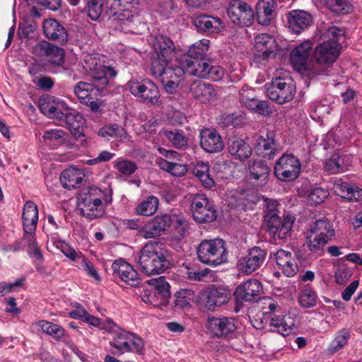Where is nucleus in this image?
I'll return each mask as SVG.
<instances>
[{"instance_id":"nucleus-28","label":"nucleus","mask_w":362,"mask_h":362,"mask_svg":"<svg viewBox=\"0 0 362 362\" xmlns=\"http://www.w3.org/2000/svg\"><path fill=\"white\" fill-rule=\"evenodd\" d=\"M288 28L295 34H299L313 23L312 16L303 10L291 11L287 16Z\"/></svg>"},{"instance_id":"nucleus-35","label":"nucleus","mask_w":362,"mask_h":362,"mask_svg":"<svg viewBox=\"0 0 362 362\" xmlns=\"http://www.w3.org/2000/svg\"><path fill=\"white\" fill-rule=\"evenodd\" d=\"M43 30L47 38L58 41L62 45L65 44L68 40L66 29L55 19L45 21Z\"/></svg>"},{"instance_id":"nucleus-4","label":"nucleus","mask_w":362,"mask_h":362,"mask_svg":"<svg viewBox=\"0 0 362 362\" xmlns=\"http://www.w3.org/2000/svg\"><path fill=\"white\" fill-rule=\"evenodd\" d=\"M170 62L153 60L151 74L155 78L160 81L165 91L173 94L177 91L178 86L187 74V69L184 65V59H180L175 64Z\"/></svg>"},{"instance_id":"nucleus-2","label":"nucleus","mask_w":362,"mask_h":362,"mask_svg":"<svg viewBox=\"0 0 362 362\" xmlns=\"http://www.w3.org/2000/svg\"><path fill=\"white\" fill-rule=\"evenodd\" d=\"M105 57L100 54H88L84 57L82 63L83 69L92 78V83L80 81L74 88V93L81 103L86 104L91 110H98L103 103L100 100H94L92 92L103 90L108 83L107 76L115 77L117 72L109 65L105 64Z\"/></svg>"},{"instance_id":"nucleus-50","label":"nucleus","mask_w":362,"mask_h":362,"mask_svg":"<svg viewBox=\"0 0 362 362\" xmlns=\"http://www.w3.org/2000/svg\"><path fill=\"white\" fill-rule=\"evenodd\" d=\"M98 135L103 138H117L121 141L127 138L126 130L122 127L112 124L101 127L98 131Z\"/></svg>"},{"instance_id":"nucleus-33","label":"nucleus","mask_w":362,"mask_h":362,"mask_svg":"<svg viewBox=\"0 0 362 362\" xmlns=\"http://www.w3.org/2000/svg\"><path fill=\"white\" fill-rule=\"evenodd\" d=\"M153 47L157 54V58L153 60L171 62L174 55L175 47L170 38L164 35L156 36L153 42Z\"/></svg>"},{"instance_id":"nucleus-24","label":"nucleus","mask_w":362,"mask_h":362,"mask_svg":"<svg viewBox=\"0 0 362 362\" xmlns=\"http://www.w3.org/2000/svg\"><path fill=\"white\" fill-rule=\"evenodd\" d=\"M189 91L193 97L202 103L214 100L217 97V90L213 85L202 80H196L189 87Z\"/></svg>"},{"instance_id":"nucleus-23","label":"nucleus","mask_w":362,"mask_h":362,"mask_svg":"<svg viewBox=\"0 0 362 362\" xmlns=\"http://www.w3.org/2000/svg\"><path fill=\"white\" fill-rule=\"evenodd\" d=\"M201 147L208 153L221 152L224 147L223 141L217 131L211 129H202L199 133Z\"/></svg>"},{"instance_id":"nucleus-57","label":"nucleus","mask_w":362,"mask_h":362,"mask_svg":"<svg viewBox=\"0 0 362 362\" xmlns=\"http://www.w3.org/2000/svg\"><path fill=\"white\" fill-rule=\"evenodd\" d=\"M308 245L310 250L313 252L321 254L324 247L330 240L324 237L315 235V233H308L307 235Z\"/></svg>"},{"instance_id":"nucleus-61","label":"nucleus","mask_w":362,"mask_h":362,"mask_svg":"<svg viewBox=\"0 0 362 362\" xmlns=\"http://www.w3.org/2000/svg\"><path fill=\"white\" fill-rule=\"evenodd\" d=\"M250 170L252 177L256 180H264L269 173L267 165L262 161L255 162Z\"/></svg>"},{"instance_id":"nucleus-39","label":"nucleus","mask_w":362,"mask_h":362,"mask_svg":"<svg viewBox=\"0 0 362 362\" xmlns=\"http://www.w3.org/2000/svg\"><path fill=\"white\" fill-rule=\"evenodd\" d=\"M276 7V0H259L257 6L259 23L268 25L275 16Z\"/></svg>"},{"instance_id":"nucleus-48","label":"nucleus","mask_w":362,"mask_h":362,"mask_svg":"<svg viewBox=\"0 0 362 362\" xmlns=\"http://www.w3.org/2000/svg\"><path fill=\"white\" fill-rule=\"evenodd\" d=\"M159 200L156 196H149L140 202L136 208V214L141 216H151L156 213Z\"/></svg>"},{"instance_id":"nucleus-36","label":"nucleus","mask_w":362,"mask_h":362,"mask_svg":"<svg viewBox=\"0 0 362 362\" xmlns=\"http://www.w3.org/2000/svg\"><path fill=\"white\" fill-rule=\"evenodd\" d=\"M23 226L25 233H35L38 221V210L37 205L31 202H27L23 206Z\"/></svg>"},{"instance_id":"nucleus-44","label":"nucleus","mask_w":362,"mask_h":362,"mask_svg":"<svg viewBox=\"0 0 362 362\" xmlns=\"http://www.w3.org/2000/svg\"><path fill=\"white\" fill-rule=\"evenodd\" d=\"M193 174L199 178L203 186L206 188H211L215 182L209 174V166L207 163L198 161L193 168Z\"/></svg>"},{"instance_id":"nucleus-41","label":"nucleus","mask_w":362,"mask_h":362,"mask_svg":"<svg viewBox=\"0 0 362 362\" xmlns=\"http://www.w3.org/2000/svg\"><path fill=\"white\" fill-rule=\"evenodd\" d=\"M69 135L61 129L47 130L42 136L45 144L49 148L55 149L68 141Z\"/></svg>"},{"instance_id":"nucleus-42","label":"nucleus","mask_w":362,"mask_h":362,"mask_svg":"<svg viewBox=\"0 0 362 362\" xmlns=\"http://www.w3.org/2000/svg\"><path fill=\"white\" fill-rule=\"evenodd\" d=\"M184 65L187 69V74L195 76L199 78H206L209 74V64L199 59H191L189 57L184 58Z\"/></svg>"},{"instance_id":"nucleus-20","label":"nucleus","mask_w":362,"mask_h":362,"mask_svg":"<svg viewBox=\"0 0 362 362\" xmlns=\"http://www.w3.org/2000/svg\"><path fill=\"white\" fill-rule=\"evenodd\" d=\"M255 49L258 58L268 60L275 57L278 45L273 36L262 33L255 37Z\"/></svg>"},{"instance_id":"nucleus-30","label":"nucleus","mask_w":362,"mask_h":362,"mask_svg":"<svg viewBox=\"0 0 362 362\" xmlns=\"http://www.w3.org/2000/svg\"><path fill=\"white\" fill-rule=\"evenodd\" d=\"M267 322L271 331L276 332L282 336L288 335L295 327V318L289 314L269 316Z\"/></svg>"},{"instance_id":"nucleus-38","label":"nucleus","mask_w":362,"mask_h":362,"mask_svg":"<svg viewBox=\"0 0 362 362\" xmlns=\"http://www.w3.org/2000/svg\"><path fill=\"white\" fill-rule=\"evenodd\" d=\"M228 151L232 156L240 160L249 158L252 153L250 146L244 140L237 137L229 139Z\"/></svg>"},{"instance_id":"nucleus-52","label":"nucleus","mask_w":362,"mask_h":362,"mask_svg":"<svg viewBox=\"0 0 362 362\" xmlns=\"http://www.w3.org/2000/svg\"><path fill=\"white\" fill-rule=\"evenodd\" d=\"M36 325L45 334L54 339H59L65 334V330L59 325L46 320H39Z\"/></svg>"},{"instance_id":"nucleus-16","label":"nucleus","mask_w":362,"mask_h":362,"mask_svg":"<svg viewBox=\"0 0 362 362\" xmlns=\"http://www.w3.org/2000/svg\"><path fill=\"white\" fill-rule=\"evenodd\" d=\"M69 107L64 100L53 96L42 97L39 100V108L41 112L49 118L59 121L63 120Z\"/></svg>"},{"instance_id":"nucleus-15","label":"nucleus","mask_w":362,"mask_h":362,"mask_svg":"<svg viewBox=\"0 0 362 362\" xmlns=\"http://www.w3.org/2000/svg\"><path fill=\"white\" fill-rule=\"evenodd\" d=\"M129 91L135 96L142 98L151 104H157L159 100L158 87L151 80L131 81L127 83Z\"/></svg>"},{"instance_id":"nucleus-64","label":"nucleus","mask_w":362,"mask_h":362,"mask_svg":"<svg viewBox=\"0 0 362 362\" xmlns=\"http://www.w3.org/2000/svg\"><path fill=\"white\" fill-rule=\"evenodd\" d=\"M28 252L33 259L35 265L37 267L43 261V256L37 243L29 246Z\"/></svg>"},{"instance_id":"nucleus-3","label":"nucleus","mask_w":362,"mask_h":362,"mask_svg":"<svg viewBox=\"0 0 362 362\" xmlns=\"http://www.w3.org/2000/svg\"><path fill=\"white\" fill-rule=\"evenodd\" d=\"M137 264L147 275L160 274L168 268L167 250L158 241H148L141 249Z\"/></svg>"},{"instance_id":"nucleus-19","label":"nucleus","mask_w":362,"mask_h":362,"mask_svg":"<svg viewBox=\"0 0 362 362\" xmlns=\"http://www.w3.org/2000/svg\"><path fill=\"white\" fill-rule=\"evenodd\" d=\"M206 329L216 337H225L237 329L236 320L233 317H209Z\"/></svg>"},{"instance_id":"nucleus-18","label":"nucleus","mask_w":362,"mask_h":362,"mask_svg":"<svg viewBox=\"0 0 362 362\" xmlns=\"http://www.w3.org/2000/svg\"><path fill=\"white\" fill-rule=\"evenodd\" d=\"M341 46L335 40H330L320 44L313 52L315 60L320 64L334 63L340 54Z\"/></svg>"},{"instance_id":"nucleus-47","label":"nucleus","mask_w":362,"mask_h":362,"mask_svg":"<svg viewBox=\"0 0 362 362\" xmlns=\"http://www.w3.org/2000/svg\"><path fill=\"white\" fill-rule=\"evenodd\" d=\"M67 114L64 115L63 120L67 124L71 131L80 133L83 125V117L81 114L77 113L74 110L68 108Z\"/></svg>"},{"instance_id":"nucleus-21","label":"nucleus","mask_w":362,"mask_h":362,"mask_svg":"<svg viewBox=\"0 0 362 362\" xmlns=\"http://www.w3.org/2000/svg\"><path fill=\"white\" fill-rule=\"evenodd\" d=\"M202 300L207 310H214L216 307L229 300V295L225 288L212 286L202 293Z\"/></svg>"},{"instance_id":"nucleus-6","label":"nucleus","mask_w":362,"mask_h":362,"mask_svg":"<svg viewBox=\"0 0 362 362\" xmlns=\"http://www.w3.org/2000/svg\"><path fill=\"white\" fill-rule=\"evenodd\" d=\"M197 253L202 263L212 267L226 263L228 258L226 243L221 238L203 240L198 246Z\"/></svg>"},{"instance_id":"nucleus-32","label":"nucleus","mask_w":362,"mask_h":362,"mask_svg":"<svg viewBox=\"0 0 362 362\" xmlns=\"http://www.w3.org/2000/svg\"><path fill=\"white\" fill-rule=\"evenodd\" d=\"M278 267L286 276H293L298 271V266L292 254L284 250H279L274 254Z\"/></svg>"},{"instance_id":"nucleus-37","label":"nucleus","mask_w":362,"mask_h":362,"mask_svg":"<svg viewBox=\"0 0 362 362\" xmlns=\"http://www.w3.org/2000/svg\"><path fill=\"white\" fill-rule=\"evenodd\" d=\"M336 194L349 201L359 202L362 200V189L356 186L351 185L346 182L338 180L334 184Z\"/></svg>"},{"instance_id":"nucleus-56","label":"nucleus","mask_w":362,"mask_h":362,"mask_svg":"<svg viewBox=\"0 0 362 362\" xmlns=\"http://www.w3.org/2000/svg\"><path fill=\"white\" fill-rule=\"evenodd\" d=\"M114 167L122 176H130L137 169L136 165L129 160L122 158H117L114 161Z\"/></svg>"},{"instance_id":"nucleus-11","label":"nucleus","mask_w":362,"mask_h":362,"mask_svg":"<svg viewBox=\"0 0 362 362\" xmlns=\"http://www.w3.org/2000/svg\"><path fill=\"white\" fill-rule=\"evenodd\" d=\"M301 171L300 160L292 154H283L274 165L275 176L282 182H291L296 180Z\"/></svg>"},{"instance_id":"nucleus-46","label":"nucleus","mask_w":362,"mask_h":362,"mask_svg":"<svg viewBox=\"0 0 362 362\" xmlns=\"http://www.w3.org/2000/svg\"><path fill=\"white\" fill-rule=\"evenodd\" d=\"M308 233H315L316 235L322 236L329 240L335 235L332 224L327 220L323 219L316 221L310 226Z\"/></svg>"},{"instance_id":"nucleus-43","label":"nucleus","mask_w":362,"mask_h":362,"mask_svg":"<svg viewBox=\"0 0 362 362\" xmlns=\"http://www.w3.org/2000/svg\"><path fill=\"white\" fill-rule=\"evenodd\" d=\"M49 243L57 249L59 250L67 258L72 261L81 259V254L77 252L73 247H70L66 243L59 238L58 235L50 234L49 236Z\"/></svg>"},{"instance_id":"nucleus-53","label":"nucleus","mask_w":362,"mask_h":362,"mask_svg":"<svg viewBox=\"0 0 362 362\" xmlns=\"http://www.w3.org/2000/svg\"><path fill=\"white\" fill-rule=\"evenodd\" d=\"M330 11L337 14H346L352 11L353 6L349 0H322Z\"/></svg>"},{"instance_id":"nucleus-13","label":"nucleus","mask_w":362,"mask_h":362,"mask_svg":"<svg viewBox=\"0 0 362 362\" xmlns=\"http://www.w3.org/2000/svg\"><path fill=\"white\" fill-rule=\"evenodd\" d=\"M228 16L233 23L240 26H250L254 19L252 7L247 3L233 0L227 8Z\"/></svg>"},{"instance_id":"nucleus-27","label":"nucleus","mask_w":362,"mask_h":362,"mask_svg":"<svg viewBox=\"0 0 362 362\" xmlns=\"http://www.w3.org/2000/svg\"><path fill=\"white\" fill-rule=\"evenodd\" d=\"M262 289L261 283L258 280L249 279L235 288L234 296L238 301L250 302L259 295Z\"/></svg>"},{"instance_id":"nucleus-9","label":"nucleus","mask_w":362,"mask_h":362,"mask_svg":"<svg viewBox=\"0 0 362 362\" xmlns=\"http://www.w3.org/2000/svg\"><path fill=\"white\" fill-rule=\"evenodd\" d=\"M149 287L144 289L141 300L153 307L163 308L166 306L170 296V285L164 276L151 279L148 281Z\"/></svg>"},{"instance_id":"nucleus-49","label":"nucleus","mask_w":362,"mask_h":362,"mask_svg":"<svg viewBox=\"0 0 362 362\" xmlns=\"http://www.w3.org/2000/svg\"><path fill=\"white\" fill-rule=\"evenodd\" d=\"M209 40L202 39L193 44L189 49L187 54L184 55L182 59L189 57L191 59H202L206 52L208 51Z\"/></svg>"},{"instance_id":"nucleus-40","label":"nucleus","mask_w":362,"mask_h":362,"mask_svg":"<svg viewBox=\"0 0 362 362\" xmlns=\"http://www.w3.org/2000/svg\"><path fill=\"white\" fill-rule=\"evenodd\" d=\"M83 173L74 167L64 170L60 175V182L64 188L71 189L80 185L83 179Z\"/></svg>"},{"instance_id":"nucleus-5","label":"nucleus","mask_w":362,"mask_h":362,"mask_svg":"<svg viewBox=\"0 0 362 362\" xmlns=\"http://www.w3.org/2000/svg\"><path fill=\"white\" fill-rule=\"evenodd\" d=\"M295 219L291 216H284L281 220L279 216L278 203L275 200L267 201L264 222L267 233L274 240H285L291 235Z\"/></svg>"},{"instance_id":"nucleus-54","label":"nucleus","mask_w":362,"mask_h":362,"mask_svg":"<svg viewBox=\"0 0 362 362\" xmlns=\"http://www.w3.org/2000/svg\"><path fill=\"white\" fill-rule=\"evenodd\" d=\"M194 296V291L191 289H181L174 295V308L175 310H182L189 306L190 301Z\"/></svg>"},{"instance_id":"nucleus-63","label":"nucleus","mask_w":362,"mask_h":362,"mask_svg":"<svg viewBox=\"0 0 362 362\" xmlns=\"http://www.w3.org/2000/svg\"><path fill=\"white\" fill-rule=\"evenodd\" d=\"M23 284V279H18L13 282H0V298L6 293H11L20 288Z\"/></svg>"},{"instance_id":"nucleus-25","label":"nucleus","mask_w":362,"mask_h":362,"mask_svg":"<svg viewBox=\"0 0 362 362\" xmlns=\"http://www.w3.org/2000/svg\"><path fill=\"white\" fill-rule=\"evenodd\" d=\"M33 52L39 57H47L48 61L54 64H62L64 62V49L54 46L47 41H41L33 48Z\"/></svg>"},{"instance_id":"nucleus-17","label":"nucleus","mask_w":362,"mask_h":362,"mask_svg":"<svg viewBox=\"0 0 362 362\" xmlns=\"http://www.w3.org/2000/svg\"><path fill=\"white\" fill-rule=\"evenodd\" d=\"M239 100L247 109L262 115H269L272 112L267 102L259 100L256 98L255 90L244 86L239 92Z\"/></svg>"},{"instance_id":"nucleus-12","label":"nucleus","mask_w":362,"mask_h":362,"mask_svg":"<svg viewBox=\"0 0 362 362\" xmlns=\"http://www.w3.org/2000/svg\"><path fill=\"white\" fill-rule=\"evenodd\" d=\"M192 211L194 221L199 223H210L216 218L214 204L204 194H197L193 198Z\"/></svg>"},{"instance_id":"nucleus-60","label":"nucleus","mask_w":362,"mask_h":362,"mask_svg":"<svg viewBox=\"0 0 362 362\" xmlns=\"http://www.w3.org/2000/svg\"><path fill=\"white\" fill-rule=\"evenodd\" d=\"M329 195L327 190L322 187L312 188L308 194V201L310 204H320Z\"/></svg>"},{"instance_id":"nucleus-26","label":"nucleus","mask_w":362,"mask_h":362,"mask_svg":"<svg viewBox=\"0 0 362 362\" xmlns=\"http://www.w3.org/2000/svg\"><path fill=\"white\" fill-rule=\"evenodd\" d=\"M112 268L114 274L127 284L131 286H136L140 284V279L136 270H134L132 265L123 259L115 261Z\"/></svg>"},{"instance_id":"nucleus-22","label":"nucleus","mask_w":362,"mask_h":362,"mask_svg":"<svg viewBox=\"0 0 362 362\" xmlns=\"http://www.w3.org/2000/svg\"><path fill=\"white\" fill-rule=\"evenodd\" d=\"M266 254L264 250L253 247L244 258L240 260V269L246 274L252 273L262 265Z\"/></svg>"},{"instance_id":"nucleus-58","label":"nucleus","mask_w":362,"mask_h":362,"mask_svg":"<svg viewBox=\"0 0 362 362\" xmlns=\"http://www.w3.org/2000/svg\"><path fill=\"white\" fill-rule=\"evenodd\" d=\"M298 302L304 308H313L316 305L317 294L311 288L307 287L301 291Z\"/></svg>"},{"instance_id":"nucleus-10","label":"nucleus","mask_w":362,"mask_h":362,"mask_svg":"<svg viewBox=\"0 0 362 362\" xmlns=\"http://www.w3.org/2000/svg\"><path fill=\"white\" fill-rule=\"evenodd\" d=\"M296 93V87L288 76L281 77L276 74L272 84L267 88V95L272 100L279 104L291 101Z\"/></svg>"},{"instance_id":"nucleus-1","label":"nucleus","mask_w":362,"mask_h":362,"mask_svg":"<svg viewBox=\"0 0 362 362\" xmlns=\"http://www.w3.org/2000/svg\"><path fill=\"white\" fill-rule=\"evenodd\" d=\"M88 16L93 21L100 19L103 13L115 23L124 33H135L141 24L137 6L139 0H86Z\"/></svg>"},{"instance_id":"nucleus-51","label":"nucleus","mask_w":362,"mask_h":362,"mask_svg":"<svg viewBox=\"0 0 362 362\" xmlns=\"http://www.w3.org/2000/svg\"><path fill=\"white\" fill-rule=\"evenodd\" d=\"M349 338L350 334L347 329H342L339 331L327 348L328 353L333 354L342 349L347 344Z\"/></svg>"},{"instance_id":"nucleus-34","label":"nucleus","mask_w":362,"mask_h":362,"mask_svg":"<svg viewBox=\"0 0 362 362\" xmlns=\"http://www.w3.org/2000/svg\"><path fill=\"white\" fill-rule=\"evenodd\" d=\"M193 25L199 32L218 33L224 28V23L219 18L199 15L193 20Z\"/></svg>"},{"instance_id":"nucleus-45","label":"nucleus","mask_w":362,"mask_h":362,"mask_svg":"<svg viewBox=\"0 0 362 362\" xmlns=\"http://www.w3.org/2000/svg\"><path fill=\"white\" fill-rule=\"evenodd\" d=\"M161 136H165L172 144L177 148H185L188 145V138L185 135L184 132L179 129L161 130L159 132Z\"/></svg>"},{"instance_id":"nucleus-59","label":"nucleus","mask_w":362,"mask_h":362,"mask_svg":"<svg viewBox=\"0 0 362 362\" xmlns=\"http://www.w3.org/2000/svg\"><path fill=\"white\" fill-rule=\"evenodd\" d=\"M262 316L267 322L269 316L276 315L281 312V307L272 298H265L262 300Z\"/></svg>"},{"instance_id":"nucleus-62","label":"nucleus","mask_w":362,"mask_h":362,"mask_svg":"<svg viewBox=\"0 0 362 362\" xmlns=\"http://www.w3.org/2000/svg\"><path fill=\"white\" fill-rule=\"evenodd\" d=\"M76 267L80 269L84 270L86 274L96 281L100 280V275L98 274L93 264L86 257H81V259L77 262Z\"/></svg>"},{"instance_id":"nucleus-8","label":"nucleus","mask_w":362,"mask_h":362,"mask_svg":"<svg viewBox=\"0 0 362 362\" xmlns=\"http://www.w3.org/2000/svg\"><path fill=\"white\" fill-rule=\"evenodd\" d=\"M109 344L113 349L111 353L117 356L129 352L142 355L145 346L144 340L139 335L124 329H119Z\"/></svg>"},{"instance_id":"nucleus-31","label":"nucleus","mask_w":362,"mask_h":362,"mask_svg":"<svg viewBox=\"0 0 362 362\" xmlns=\"http://www.w3.org/2000/svg\"><path fill=\"white\" fill-rule=\"evenodd\" d=\"M312 47V42L310 40H306L292 50L291 53V63L296 70L298 71L305 70L307 61L310 54Z\"/></svg>"},{"instance_id":"nucleus-29","label":"nucleus","mask_w":362,"mask_h":362,"mask_svg":"<svg viewBox=\"0 0 362 362\" xmlns=\"http://www.w3.org/2000/svg\"><path fill=\"white\" fill-rule=\"evenodd\" d=\"M276 134L273 131H269L266 135L258 136L255 144V148L259 154L267 159L274 158L276 153Z\"/></svg>"},{"instance_id":"nucleus-14","label":"nucleus","mask_w":362,"mask_h":362,"mask_svg":"<svg viewBox=\"0 0 362 362\" xmlns=\"http://www.w3.org/2000/svg\"><path fill=\"white\" fill-rule=\"evenodd\" d=\"M170 215L156 216L139 228V235L145 239L155 238L164 234L171 226Z\"/></svg>"},{"instance_id":"nucleus-7","label":"nucleus","mask_w":362,"mask_h":362,"mask_svg":"<svg viewBox=\"0 0 362 362\" xmlns=\"http://www.w3.org/2000/svg\"><path fill=\"white\" fill-rule=\"evenodd\" d=\"M104 194L98 188H90L80 195L78 207L81 214L88 220L101 218L105 211Z\"/></svg>"},{"instance_id":"nucleus-55","label":"nucleus","mask_w":362,"mask_h":362,"mask_svg":"<svg viewBox=\"0 0 362 362\" xmlns=\"http://www.w3.org/2000/svg\"><path fill=\"white\" fill-rule=\"evenodd\" d=\"M347 165L344 163V158L339 153H334L330 158L325 163V170L329 174L339 173L346 169Z\"/></svg>"}]
</instances>
